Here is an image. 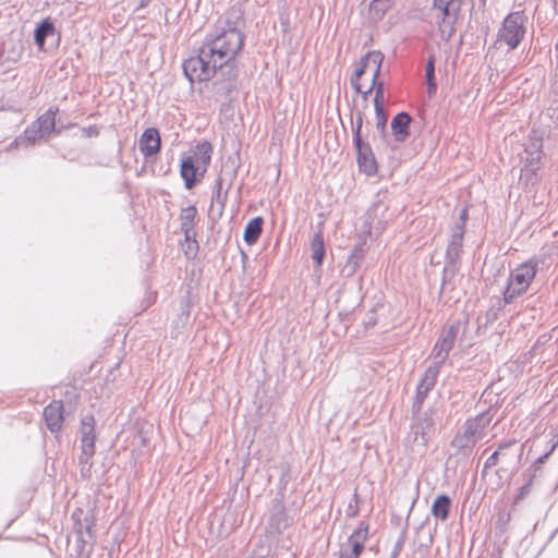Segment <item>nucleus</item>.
Segmentation results:
<instances>
[{"instance_id":"obj_1","label":"nucleus","mask_w":558,"mask_h":558,"mask_svg":"<svg viewBox=\"0 0 558 558\" xmlns=\"http://www.w3.org/2000/svg\"><path fill=\"white\" fill-rule=\"evenodd\" d=\"M242 22L241 10L231 8L219 17L203 44L204 54L209 56L219 69L229 65L244 46L245 36L240 29Z\"/></svg>"},{"instance_id":"obj_2","label":"nucleus","mask_w":558,"mask_h":558,"mask_svg":"<svg viewBox=\"0 0 558 558\" xmlns=\"http://www.w3.org/2000/svg\"><path fill=\"white\" fill-rule=\"evenodd\" d=\"M492 417L487 413H482L475 417L466 420L463 430L458 433L451 441L453 456L460 459H468L478 440L485 435V428L489 425Z\"/></svg>"},{"instance_id":"obj_3","label":"nucleus","mask_w":558,"mask_h":558,"mask_svg":"<svg viewBox=\"0 0 558 558\" xmlns=\"http://www.w3.org/2000/svg\"><path fill=\"white\" fill-rule=\"evenodd\" d=\"M461 5L462 0H433L430 11L442 40L449 41L453 36Z\"/></svg>"},{"instance_id":"obj_4","label":"nucleus","mask_w":558,"mask_h":558,"mask_svg":"<svg viewBox=\"0 0 558 558\" xmlns=\"http://www.w3.org/2000/svg\"><path fill=\"white\" fill-rule=\"evenodd\" d=\"M538 262L534 258L519 265L510 275L509 282L504 292L506 303H511L517 296L523 294L536 276Z\"/></svg>"},{"instance_id":"obj_5","label":"nucleus","mask_w":558,"mask_h":558,"mask_svg":"<svg viewBox=\"0 0 558 558\" xmlns=\"http://www.w3.org/2000/svg\"><path fill=\"white\" fill-rule=\"evenodd\" d=\"M411 430L408 435V441L417 449H425L435 432L436 410L428 409L424 412L413 413Z\"/></svg>"},{"instance_id":"obj_6","label":"nucleus","mask_w":558,"mask_h":558,"mask_svg":"<svg viewBox=\"0 0 558 558\" xmlns=\"http://www.w3.org/2000/svg\"><path fill=\"white\" fill-rule=\"evenodd\" d=\"M204 46L196 57H191L182 64L183 72L191 83L210 80L219 69L209 56H205Z\"/></svg>"},{"instance_id":"obj_7","label":"nucleus","mask_w":558,"mask_h":558,"mask_svg":"<svg viewBox=\"0 0 558 558\" xmlns=\"http://www.w3.org/2000/svg\"><path fill=\"white\" fill-rule=\"evenodd\" d=\"M526 22V17L523 12H512L510 13L504 21L502 27L498 33L499 41H505L509 48L515 49L525 35L524 23Z\"/></svg>"},{"instance_id":"obj_8","label":"nucleus","mask_w":558,"mask_h":558,"mask_svg":"<svg viewBox=\"0 0 558 558\" xmlns=\"http://www.w3.org/2000/svg\"><path fill=\"white\" fill-rule=\"evenodd\" d=\"M81 456L78 458L82 464V473L85 472V466L89 471L92 466V458L95 453V418L93 415H86L81 420Z\"/></svg>"},{"instance_id":"obj_9","label":"nucleus","mask_w":558,"mask_h":558,"mask_svg":"<svg viewBox=\"0 0 558 558\" xmlns=\"http://www.w3.org/2000/svg\"><path fill=\"white\" fill-rule=\"evenodd\" d=\"M461 328V322L456 320L445 327L438 341L435 343L430 357L437 364L444 365L453 348L454 341Z\"/></svg>"},{"instance_id":"obj_10","label":"nucleus","mask_w":558,"mask_h":558,"mask_svg":"<svg viewBox=\"0 0 558 558\" xmlns=\"http://www.w3.org/2000/svg\"><path fill=\"white\" fill-rule=\"evenodd\" d=\"M57 112L58 108L48 109L35 122H33L29 128L25 130V138L34 144L38 140L49 137L50 134L54 132Z\"/></svg>"},{"instance_id":"obj_11","label":"nucleus","mask_w":558,"mask_h":558,"mask_svg":"<svg viewBox=\"0 0 558 558\" xmlns=\"http://www.w3.org/2000/svg\"><path fill=\"white\" fill-rule=\"evenodd\" d=\"M357 154V165L361 171L367 175H373L377 171V162L373 154L372 147L368 143L361 140L360 143H354Z\"/></svg>"},{"instance_id":"obj_12","label":"nucleus","mask_w":558,"mask_h":558,"mask_svg":"<svg viewBox=\"0 0 558 558\" xmlns=\"http://www.w3.org/2000/svg\"><path fill=\"white\" fill-rule=\"evenodd\" d=\"M138 146L144 157L148 158L156 155L161 146L158 130L155 128L146 129L138 141Z\"/></svg>"},{"instance_id":"obj_13","label":"nucleus","mask_w":558,"mask_h":558,"mask_svg":"<svg viewBox=\"0 0 558 558\" xmlns=\"http://www.w3.org/2000/svg\"><path fill=\"white\" fill-rule=\"evenodd\" d=\"M371 60L373 61V64H374V73H373V82H372V87H373V89H375L374 106H375V109H379V108H384V101H385L384 83L377 81L378 76L380 74L384 56L381 52H374L371 56Z\"/></svg>"},{"instance_id":"obj_14","label":"nucleus","mask_w":558,"mask_h":558,"mask_svg":"<svg viewBox=\"0 0 558 558\" xmlns=\"http://www.w3.org/2000/svg\"><path fill=\"white\" fill-rule=\"evenodd\" d=\"M43 414L47 428L51 433H58L61 430L64 421L63 404L61 401H52L44 409Z\"/></svg>"},{"instance_id":"obj_15","label":"nucleus","mask_w":558,"mask_h":558,"mask_svg":"<svg viewBox=\"0 0 558 558\" xmlns=\"http://www.w3.org/2000/svg\"><path fill=\"white\" fill-rule=\"evenodd\" d=\"M463 236L464 230L460 226H453L445 256L448 264H456L459 259L463 246Z\"/></svg>"},{"instance_id":"obj_16","label":"nucleus","mask_w":558,"mask_h":558,"mask_svg":"<svg viewBox=\"0 0 558 558\" xmlns=\"http://www.w3.org/2000/svg\"><path fill=\"white\" fill-rule=\"evenodd\" d=\"M213 146L209 142H201L195 148L192 150L191 155L185 156L186 158H191L193 163H195L201 170V175L206 172L207 167L211 160Z\"/></svg>"},{"instance_id":"obj_17","label":"nucleus","mask_w":558,"mask_h":558,"mask_svg":"<svg viewBox=\"0 0 558 558\" xmlns=\"http://www.w3.org/2000/svg\"><path fill=\"white\" fill-rule=\"evenodd\" d=\"M290 525V519L286 512L284 506L280 500H274L269 526L277 533H282Z\"/></svg>"},{"instance_id":"obj_18","label":"nucleus","mask_w":558,"mask_h":558,"mask_svg":"<svg viewBox=\"0 0 558 558\" xmlns=\"http://www.w3.org/2000/svg\"><path fill=\"white\" fill-rule=\"evenodd\" d=\"M517 445V440H508L499 444L497 450L493 452V454L485 461L484 468H483V475L486 473L488 469H492L498 463L499 457L508 458V453L506 452L508 449ZM522 454V449H520L518 452L513 453L510 458L517 459L519 462Z\"/></svg>"},{"instance_id":"obj_19","label":"nucleus","mask_w":558,"mask_h":558,"mask_svg":"<svg viewBox=\"0 0 558 558\" xmlns=\"http://www.w3.org/2000/svg\"><path fill=\"white\" fill-rule=\"evenodd\" d=\"M411 120L410 114L407 112H400L392 119L391 131L397 142L403 143L408 138Z\"/></svg>"},{"instance_id":"obj_20","label":"nucleus","mask_w":558,"mask_h":558,"mask_svg":"<svg viewBox=\"0 0 558 558\" xmlns=\"http://www.w3.org/2000/svg\"><path fill=\"white\" fill-rule=\"evenodd\" d=\"M196 215H197V210H196V207L193 205L181 209V213H180L181 231L183 232L186 241H190V240L194 239V236H195L194 226H195Z\"/></svg>"},{"instance_id":"obj_21","label":"nucleus","mask_w":558,"mask_h":558,"mask_svg":"<svg viewBox=\"0 0 558 558\" xmlns=\"http://www.w3.org/2000/svg\"><path fill=\"white\" fill-rule=\"evenodd\" d=\"M368 535V525L361 523L360 526L350 535L348 544L351 547V553L360 557L364 549L365 542Z\"/></svg>"},{"instance_id":"obj_22","label":"nucleus","mask_w":558,"mask_h":558,"mask_svg":"<svg viewBox=\"0 0 558 558\" xmlns=\"http://www.w3.org/2000/svg\"><path fill=\"white\" fill-rule=\"evenodd\" d=\"M198 171H202L195 163H193L191 158H186L185 156L181 160L180 174L184 180L185 187L191 190L196 183V174Z\"/></svg>"},{"instance_id":"obj_23","label":"nucleus","mask_w":558,"mask_h":558,"mask_svg":"<svg viewBox=\"0 0 558 558\" xmlns=\"http://www.w3.org/2000/svg\"><path fill=\"white\" fill-rule=\"evenodd\" d=\"M451 499L447 495H439L432 505V514L436 520L446 521L449 517Z\"/></svg>"},{"instance_id":"obj_24","label":"nucleus","mask_w":558,"mask_h":558,"mask_svg":"<svg viewBox=\"0 0 558 558\" xmlns=\"http://www.w3.org/2000/svg\"><path fill=\"white\" fill-rule=\"evenodd\" d=\"M264 219L255 217L248 221L245 227L243 239L246 244L252 245L257 242L263 231Z\"/></svg>"},{"instance_id":"obj_25","label":"nucleus","mask_w":558,"mask_h":558,"mask_svg":"<svg viewBox=\"0 0 558 558\" xmlns=\"http://www.w3.org/2000/svg\"><path fill=\"white\" fill-rule=\"evenodd\" d=\"M441 366L442 365L437 364L436 362L433 361L432 364L425 371L424 376L422 377L417 387L421 389L430 391L436 385L437 377H438Z\"/></svg>"},{"instance_id":"obj_26","label":"nucleus","mask_w":558,"mask_h":558,"mask_svg":"<svg viewBox=\"0 0 558 558\" xmlns=\"http://www.w3.org/2000/svg\"><path fill=\"white\" fill-rule=\"evenodd\" d=\"M312 259L316 267H320L325 257V244L322 231H317L311 241Z\"/></svg>"},{"instance_id":"obj_27","label":"nucleus","mask_w":558,"mask_h":558,"mask_svg":"<svg viewBox=\"0 0 558 558\" xmlns=\"http://www.w3.org/2000/svg\"><path fill=\"white\" fill-rule=\"evenodd\" d=\"M54 33V25L49 20H44L35 29L34 32V38L36 45L39 47L40 50L44 49L45 40L48 36L53 35Z\"/></svg>"},{"instance_id":"obj_28","label":"nucleus","mask_w":558,"mask_h":558,"mask_svg":"<svg viewBox=\"0 0 558 558\" xmlns=\"http://www.w3.org/2000/svg\"><path fill=\"white\" fill-rule=\"evenodd\" d=\"M369 52L361 60V64L359 69L354 72L353 76L351 77V86L355 89L356 93H362V88L360 85V78L362 75L366 72L367 69L372 68L374 70L373 61L371 60V56L374 53Z\"/></svg>"},{"instance_id":"obj_29","label":"nucleus","mask_w":558,"mask_h":558,"mask_svg":"<svg viewBox=\"0 0 558 558\" xmlns=\"http://www.w3.org/2000/svg\"><path fill=\"white\" fill-rule=\"evenodd\" d=\"M426 84H427V93L428 96L432 97L435 95L437 90V85L435 82V57L429 56L425 70Z\"/></svg>"},{"instance_id":"obj_30","label":"nucleus","mask_w":558,"mask_h":558,"mask_svg":"<svg viewBox=\"0 0 558 558\" xmlns=\"http://www.w3.org/2000/svg\"><path fill=\"white\" fill-rule=\"evenodd\" d=\"M393 4L395 0H373L369 10L375 17L381 19Z\"/></svg>"},{"instance_id":"obj_31","label":"nucleus","mask_w":558,"mask_h":558,"mask_svg":"<svg viewBox=\"0 0 558 558\" xmlns=\"http://www.w3.org/2000/svg\"><path fill=\"white\" fill-rule=\"evenodd\" d=\"M537 169L536 167L524 166L521 168L520 181L525 185H535L537 182Z\"/></svg>"},{"instance_id":"obj_32","label":"nucleus","mask_w":558,"mask_h":558,"mask_svg":"<svg viewBox=\"0 0 558 558\" xmlns=\"http://www.w3.org/2000/svg\"><path fill=\"white\" fill-rule=\"evenodd\" d=\"M364 256V250L362 246H356L352 251L351 255L348 258V263L345 268L350 269V272L353 274L357 267L360 266V262L362 260Z\"/></svg>"},{"instance_id":"obj_33","label":"nucleus","mask_w":558,"mask_h":558,"mask_svg":"<svg viewBox=\"0 0 558 558\" xmlns=\"http://www.w3.org/2000/svg\"><path fill=\"white\" fill-rule=\"evenodd\" d=\"M387 210V206L383 202H376L368 210L367 213V219L371 221V223H374L377 219V223L381 225V219L379 216H383L384 213Z\"/></svg>"},{"instance_id":"obj_34","label":"nucleus","mask_w":558,"mask_h":558,"mask_svg":"<svg viewBox=\"0 0 558 558\" xmlns=\"http://www.w3.org/2000/svg\"><path fill=\"white\" fill-rule=\"evenodd\" d=\"M375 120L377 131L380 133L381 137L385 138L387 128V116L385 113L384 108L375 109Z\"/></svg>"},{"instance_id":"obj_35","label":"nucleus","mask_w":558,"mask_h":558,"mask_svg":"<svg viewBox=\"0 0 558 558\" xmlns=\"http://www.w3.org/2000/svg\"><path fill=\"white\" fill-rule=\"evenodd\" d=\"M542 137L537 136L535 131H532L530 135V143L526 146L524 153H534L535 150L542 155Z\"/></svg>"},{"instance_id":"obj_36","label":"nucleus","mask_w":558,"mask_h":558,"mask_svg":"<svg viewBox=\"0 0 558 558\" xmlns=\"http://www.w3.org/2000/svg\"><path fill=\"white\" fill-rule=\"evenodd\" d=\"M541 160L542 155L538 154L536 150L534 153H525V157L523 159L524 166L527 167H536L537 169H541Z\"/></svg>"},{"instance_id":"obj_37","label":"nucleus","mask_w":558,"mask_h":558,"mask_svg":"<svg viewBox=\"0 0 558 558\" xmlns=\"http://www.w3.org/2000/svg\"><path fill=\"white\" fill-rule=\"evenodd\" d=\"M216 189H217V191H216L215 199H216V202L219 205L218 214H219V216H221L222 211H223V208H225V203H226V199H227V195L226 194L223 195L221 193V189H222L221 180H218L216 182Z\"/></svg>"},{"instance_id":"obj_38","label":"nucleus","mask_w":558,"mask_h":558,"mask_svg":"<svg viewBox=\"0 0 558 558\" xmlns=\"http://www.w3.org/2000/svg\"><path fill=\"white\" fill-rule=\"evenodd\" d=\"M429 391L416 387L415 400L413 403V413L420 412L422 404Z\"/></svg>"},{"instance_id":"obj_39","label":"nucleus","mask_w":558,"mask_h":558,"mask_svg":"<svg viewBox=\"0 0 558 558\" xmlns=\"http://www.w3.org/2000/svg\"><path fill=\"white\" fill-rule=\"evenodd\" d=\"M456 264H448L445 259V267L442 270V282H441V290L445 288L446 283L453 277L456 268Z\"/></svg>"},{"instance_id":"obj_40","label":"nucleus","mask_w":558,"mask_h":558,"mask_svg":"<svg viewBox=\"0 0 558 558\" xmlns=\"http://www.w3.org/2000/svg\"><path fill=\"white\" fill-rule=\"evenodd\" d=\"M533 477L534 476H531L530 480L527 481V483H525L519 489V493H518V495L515 496V499H514V505H518L520 501H522L530 494L531 487H532Z\"/></svg>"},{"instance_id":"obj_41","label":"nucleus","mask_w":558,"mask_h":558,"mask_svg":"<svg viewBox=\"0 0 558 558\" xmlns=\"http://www.w3.org/2000/svg\"><path fill=\"white\" fill-rule=\"evenodd\" d=\"M363 126V116L361 112L356 116L355 126L353 128V143H360L362 140L361 131Z\"/></svg>"},{"instance_id":"obj_42","label":"nucleus","mask_w":558,"mask_h":558,"mask_svg":"<svg viewBox=\"0 0 558 558\" xmlns=\"http://www.w3.org/2000/svg\"><path fill=\"white\" fill-rule=\"evenodd\" d=\"M404 542H405V535H404V533H402L393 546L390 558H397L400 555V553L403 548Z\"/></svg>"},{"instance_id":"obj_43","label":"nucleus","mask_w":558,"mask_h":558,"mask_svg":"<svg viewBox=\"0 0 558 558\" xmlns=\"http://www.w3.org/2000/svg\"><path fill=\"white\" fill-rule=\"evenodd\" d=\"M466 219H468V209L463 208L460 213L459 220L456 222L454 226H460L461 229L464 230Z\"/></svg>"},{"instance_id":"obj_44","label":"nucleus","mask_w":558,"mask_h":558,"mask_svg":"<svg viewBox=\"0 0 558 558\" xmlns=\"http://www.w3.org/2000/svg\"><path fill=\"white\" fill-rule=\"evenodd\" d=\"M340 558H359V557L354 556L351 551H342L340 554Z\"/></svg>"},{"instance_id":"obj_45","label":"nucleus","mask_w":558,"mask_h":558,"mask_svg":"<svg viewBox=\"0 0 558 558\" xmlns=\"http://www.w3.org/2000/svg\"><path fill=\"white\" fill-rule=\"evenodd\" d=\"M550 452L545 453L544 456L539 457L536 461V463H543L549 456Z\"/></svg>"},{"instance_id":"obj_46","label":"nucleus","mask_w":558,"mask_h":558,"mask_svg":"<svg viewBox=\"0 0 558 558\" xmlns=\"http://www.w3.org/2000/svg\"><path fill=\"white\" fill-rule=\"evenodd\" d=\"M372 90H373L372 86L367 90H365V92L362 90L361 94L363 95V98L366 99L367 96L372 93Z\"/></svg>"},{"instance_id":"obj_47","label":"nucleus","mask_w":558,"mask_h":558,"mask_svg":"<svg viewBox=\"0 0 558 558\" xmlns=\"http://www.w3.org/2000/svg\"><path fill=\"white\" fill-rule=\"evenodd\" d=\"M375 324V320L372 318H369L368 322L366 323L367 326H374Z\"/></svg>"},{"instance_id":"obj_48","label":"nucleus","mask_w":558,"mask_h":558,"mask_svg":"<svg viewBox=\"0 0 558 558\" xmlns=\"http://www.w3.org/2000/svg\"><path fill=\"white\" fill-rule=\"evenodd\" d=\"M232 87H233V86H232L231 82H229L225 89H226L227 92H230Z\"/></svg>"}]
</instances>
